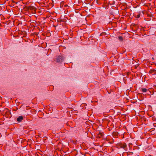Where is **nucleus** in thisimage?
Here are the masks:
<instances>
[{
    "label": "nucleus",
    "instance_id": "nucleus-3",
    "mask_svg": "<svg viewBox=\"0 0 156 156\" xmlns=\"http://www.w3.org/2000/svg\"><path fill=\"white\" fill-rule=\"evenodd\" d=\"M23 119V118L22 116H19L17 119V121L19 122H20Z\"/></svg>",
    "mask_w": 156,
    "mask_h": 156
},
{
    "label": "nucleus",
    "instance_id": "nucleus-1",
    "mask_svg": "<svg viewBox=\"0 0 156 156\" xmlns=\"http://www.w3.org/2000/svg\"><path fill=\"white\" fill-rule=\"evenodd\" d=\"M64 57L62 55L58 56L56 58V61L58 62H61L64 60Z\"/></svg>",
    "mask_w": 156,
    "mask_h": 156
},
{
    "label": "nucleus",
    "instance_id": "nucleus-2",
    "mask_svg": "<svg viewBox=\"0 0 156 156\" xmlns=\"http://www.w3.org/2000/svg\"><path fill=\"white\" fill-rule=\"evenodd\" d=\"M119 145L120 146V147L121 148H123V149H124V150H126V144L125 143H120V144H119Z\"/></svg>",
    "mask_w": 156,
    "mask_h": 156
},
{
    "label": "nucleus",
    "instance_id": "nucleus-4",
    "mask_svg": "<svg viewBox=\"0 0 156 156\" xmlns=\"http://www.w3.org/2000/svg\"><path fill=\"white\" fill-rule=\"evenodd\" d=\"M148 90L146 88H142V91L143 92L145 93L147 92Z\"/></svg>",
    "mask_w": 156,
    "mask_h": 156
},
{
    "label": "nucleus",
    "instance_id": "nucleus-7",
    "mask_svg": "<svg viewBox=\"0 0 156 156\" xmlns=\"http://www.w3.org/2000/svg\"><path fill=\"white\" fill-rule=\"evenodd\" d=\"M140 14H138L136 16V17L137 18H139L140 17Z\"/></svg>",
    "mask_w": 156,
    "mask_h": 156
},
{
    "label": "nucleus",
    "instance_id": "nucleus-6",
    "mask_svg": "<svg viewBox=\"0 0 156 156\" xmlns=\"http://www.w3.org/2000/svg\"><path fill=\"white\" fill-rule=\"evenodd\" d=\"M119 39L121 41H122L123 40V38L121 36H119L118 37Z\"/></svg>",
    "mask_w": 156,
    "mask_h": 156
},
{
    "label": "nucleus",
    "instance_id": "nucleus-5",
    "mask_svg": "<svg viewBox=\"0 0 156 156\" xmlns=\"http://www.w3.org/2000/svg\"><path fill=\"white\" fill-rule=\"evenodd\" d=\"M103 133L99 132V133L98 134V136L99 137H100L102 136H103Z\"/></svg>",
    "mask_w": 156,
    "mask_h": 156
}]
</instances>
